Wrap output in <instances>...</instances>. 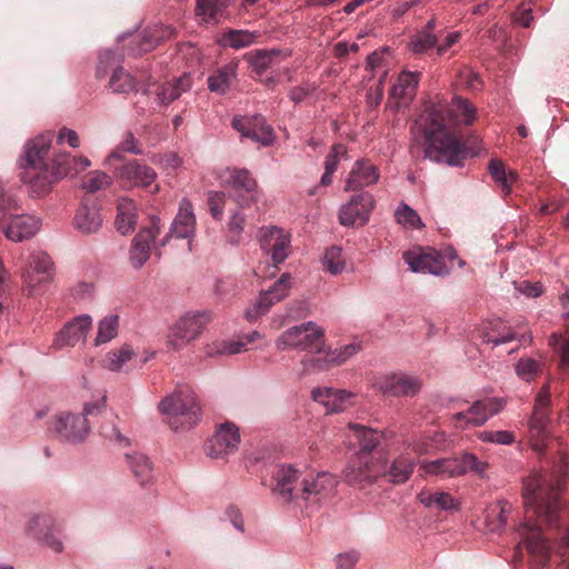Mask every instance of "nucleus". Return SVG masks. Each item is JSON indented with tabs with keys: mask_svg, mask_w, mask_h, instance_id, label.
I'll use <instances>...</instances> for the list:
<instances>
[{
	"mask_svg": "<svg viewBox=\"0 0 569 569\" xmlns=\"http://www.w3.org/2000/svg\"><path fill=\"white\" fill-rule=\"evenodd\" d=\"M403 260L413 272L446 276L449 273L445 258L435 249L417 248L403 253Z\"/></svg>",
	"mask_w": 569,
	"mask_h": 569,
	"instance_id": "16",
	"label": "nucleus"
},
{
	"mask_svg": "<svg viewBox=\"0 0 569 569\" xmlns=\"http://www.w3.org/2000/svg\"><path fill=\"white\" fill-rule=\"evenodd\" d=\"M325 266L332 274H338L345 269V259L340 248L331 247L326 251Z\"/></svg>",
	"mask_w": 569,
	"mask_h": 569,
	"instance_id": "57",
	"label": "nucleus"
},
{
	"mask_svg": "<svg viewBox=\"0 0 569 569\" xmlns=\"http://www.w3.org/2000/svg\"><path fill=\"white\" fill-rule=\"evenodd\" d=\"M137 208L129 198H119L117 201L116 228L121 234L131 232L137 223Z\"/></svg>",
	"mask_w": 569,
	"mask_h": 569,
	"instance_id": "35",
	"label": "nucleus"
},
{
	"mask_svg": "<svg viewBox=\"0 0 569 569\" xmlns=\"http://www.w3.org/2000/svg\"><path fill=\"white\" fill-rule=\"evenodd\" d=\"M550 386L543 385L539 390L531 418L529 420V440L536 451H542L549 438V425L551 415Z\"/></svg>",
	"mask_w": 569,
	"mask_h": 569,
	"instance_id": "8",
	"label": "nucleus"
},
{
	"mask_svg": "<svg viewBox=\"0 0 569 569\" xmlns=\"http://www.w3.org/2000/svg\"><path fill=\"white\" fill-rule=\"evenodd\" d=\"M119 316L108 315L99 321L94 345L107 343L118 335Z\"/></svg>",
	"mask_w": 569,
	"mask_h": 569,
	"instance_id": "46",
	"label": "nucleus"
},
{
	"mask_svg": "<svg viewBox=\"0 0 569 569\" xmlns=\"http://www.w3.org/2000/svg\"><path fill=\"white\" fill-rule=\"evenodd\" d=\"M258 34L247 30H229L224 32L219 42L222 47H229L232 49H242L254 43Z\"/></svg>",
	"mask_w": 569,
	"mask_h": 569,
	"instance_id": "41",
	"label": "nucleus"
},
{
	"mask_svg": "<svg viewBox=\"0 0 569 569\" xmlns=\"http://www.w3.org/2000/svg\"><path fill=\"white\" fill-rule=\"evenodd\" d=\"M290 240L283 229L270 227L261 230L260 246L263 251L271 253L274 267L288 257Z\"/></svg>",
	"mask_w": 569,
	"mask_h": 569,
	"instance_id": "28",
	"label": "nucleus"
},
{
	"mask_svg": "<svg viewBox=\"0 0 569 569\" xmlns=\"http://www.w3.org/2000/svg\"><path fill=\"white\" fill-rule=\"evenodd\" d=\"M232 127L243 137L250 138L264 147L270 146L274 140L273 129L261 114L234 117Z\"/></svg>",
	"mask_w": 569,
	"mask_h": 569,
	"instance_id": "24",
	"label": "nucleus"
},
{
	"mask_svg": "<svg viewBox=\"0 0 569 569\" xmlns=\"http://www.w3.org/2000/svg\"><path fill=\"white\" fill-rule=\"evenodd\" d=\"M288 57V54H283ZM282 58V53L279 50H260L251 54L249 60L253 70L258 74H262L267 69L277 66Z\"/></svg>",
	"mask_w": 569,
	"mask_h": 569,
	"instance_id": "43",
	"label": "nucleus"
},
{
	"mask_svg": "<svg viewBox=\"0 0 569 569\" xmlns=\"http://www.w3.org/2000/svg\"><path fill=\"white\" fill-rule=\"evenodd\" d=\"M244 223L246 218L239 211L234 212L231 216V219L228 223V239L231 243L238 244L240 242L241 232L243 231Z\"/></svg>",
	"mask_w": 569,
	"mask_h": 569,
	"instance_id": "60",
	"label": "nucleus"
},
{
	"mask_svg": "<svg viewBox=\"0 0 569 569\" xmlns=\"http://www.w3.org/2000/svg\"><path fill=\"white\" fill-rule=\"evenodd\" d=\"M114 173L122 187L131 188H147L157 178L156 171L148 164L132 159L114 169Z\"/></svg>",
	"mask_w": 569,
	"mask_h": 569,
	"instance_id": "18",
	"label": "nucleus"
},
{
	"mask_svg": "<svg viewBox=\"0 0 569 569\" xmlns=\"http://www.w3.org/2000/svg\"><path fill=\"white\" fill-rule=\"evenodd\" d=\"M238 63L236 60L230 61L210 74L207 79L209 90L214 93L224 94L237 78Z\"/></svg>",
	"mask_w": 569,
	"mask_h": 569,
	"instance_id": "34",
	"label": "nucleus"
},
{
	"mask_svg": "<svg viewBox=\"0 0 569 569\" xmlns=\"http://www.w3.org/2000/svg\"><path fill=\"white\" fill-rule=\"evenodd\" d=\"M51 142L52 136L47 133L36 137L24 147L22 180L34 197L47 194L58 181L68 176H76L91 164L90 160L82 156L52 152Z\"/></svg>",
	"mask_w": 569,
	"mask_h": 569,
	"instance_id": "3",
	"label": "nucleus"
},
{
	"mask_svg": "<svg viewBox=\"0 0 569 569\" xmlns=\"http://www.w3.org/2000/svg\"><path fill=\"white\" fill-rule=\"evenodd\" d=\"M458 465L463 469V475L468 471L476 473L479 477H485L488 463L478 459V457L470 452H465L458 457Z\"/></svg>",
	"mask_w": 569,
	"mask_h": 569,
	"instance_id": "53",
	"label": "nucleus"
},
{
	"mask_svg": "<svg viewBox=\"0 0 569 569\" xmlns=\"http://www.w3.org/2000/svg\"><path fill=\"white\" fill-rule=\"evenodd\" d=\"M437 34L428 31H419L409 42V47L413 53L421 54L429 49L437 47Z\"/></svg>",
	"mask_w": 569,
	"mask_h": 569,
	"instance_id": "52",
	"label": "nucleus"
},
{
	"mask_svg": "<svg viewBox=\"0 0 569 569\" xmlns=\"http://www.w3.org/2000/svg\"><path fill=\"white\" fill-rule=\"evenodd\" d=\"M160 233V219L151 217L148 226L142 227L133 238L129 259L136 269H140L150 258L151 244Z\"/></svg>",
	"mask_w": 569,
	"mask_h": 569,
	"instance_id": "17",
	"label": "nucleus"
},
{
	"mask_svg": "<svg viewBox=\"0 0 569 569\" xmlns=\"http://www.w3.org/2000/svg\"><path fill=\"white\" fill-rule=\"evenodd\" d=\"M261 338L262 335L259 331H252L251 333L243 336L237 341L222 342L221 348L218 349V351L226 355H237L247 351L249 345L254 343Z\"/></svg>",
	"mask_w": 569,
	"mask_h": 569,
	"instance_id": "50",
	"label": "nucleus"
},
{
	"mask_svg": "<svg viewBox=\"0 0 569 569\" xmlns=\"http://www.w3.org/2000/svg\"><path fill=\"white\" fill-rule=\"evenodd\" d=\"M227 197L224 192L211 191L208 194V207L211 216L216 220H221L223 216V207L226 206Z\"/></svg>",
	"mask_w": 569,
	"mask_h": 569,
	"instance_id": "59",
	"label": "nucleus"
},
{
	"mask_svg": "<svg viewBox=\"0 0 569 569\" xmlns=\"http://www.w3.org/2000/svg\"><path fill=\"white\" fill-rule=\"evenodd\" d=\"M109 87L114 93L127 94L136 89V81L130 73L119 67L112 72Z\"/></svg>",
	"mask_w": 569,
	"mask_h": 569,
	"instance_id": "47",
	"label": "nucleus"
},
{
	"mask_svg": "<svg viewBox=\"0 0 569 569\" xmlns=\"http://www.w3.org/2000/svg\"><path fill=\"white\" fill-rule=\"evenodd\" d=\"M111 177L103 171H91L83 177L81 187L88 192H97L111 184Z\"/></svg>",
	"mask_w": 569,
	"mask_h": 569,
	"instance_id": "51",
	"label": "nucleus"
},
{
	"mask_svg": "<svg viewBox=\"0 0 569 569\" xmlns=\"http://www.w3.org/2000/svg\"><path fill=\"white\" fill-rule=\"evenodd\" d=\"M489 172L493 180L500 186L505 194L511 190L512 182L517 181L518 174L516 171H506L505 163L498 159H492L489 162Z\"/></svg>",
	"mask_w": 569,
	"mask_h": 569,
	"instance_id": "42",
	"label": "nucleus"
},
{
	"mask_svg": "<svg viewBox=\"0 0 569 569\" xmlns=\"http://www.w3.org/2000/svg\"><path fill=\"white\" fill-rule=\"evenodd\" d=\"M376 386L387 397H412L420 390L421 382L409 375L392 373L381 378Z\"/></svg>",
	"mask_w": 569,
	"mask_h": 569,
	"instance_id": "26",
	"label": "nucleus"
},
{
	"mask_svg": "<svg viewBox=\"0 0 569 569\" xmlns=\"http://www.w3.org/2000/svg\"><path fill=\"white\" fill-rule=\"evenodd\" d=\"M312 398L323 405L328 413H333L346 410L351 405L352 395L345 390L318 388L312 390Z\"/></svg>",
	"mask_w": 569,
	"mask_h": 569,
	"instance_id": "32",
	"label": "nucleus"
},
{
	"mask_svg": "<svg viewBox=\"0 0 569 569\" xmlns=\"http://www.w3.org/2000/svg\"><path fill=\"white\" fill-rule=\"evenodd\" d=\"M106 397L96 402L84 405L81 415L60 412L56 416L52 428L64 440L70 442L82 441L89 433L88 416H97L104 407Z\"/></svg>",
	"mask_w": 569,
	"mask_h": 569,
	"instance_id": "6",
	"label": "nucleus"
},
{
	"mask_svg": "<svg viewBox=\"0 0 569 569\" xmlns=\"http://www.w3.org/2000/svg\"><path fill=\"white\" fill-rule=\"evenodd\" d=\"M54 267L49 254L34 252L29 258V263L22 273L23 283L32 295L36 289L53 279Z\"/></svg>",
	"mask_w": 569,
	"mask_h": 569,
	"instance_id": "20",
	"label": "nucleus"
},
{
	"mask_svg": "<svg viewBox=\"0 0 569 569\" xmlns=\"http://www.w3.org/2000/svg\"><path fill=\"white\" fill-rule=\"evenodd\" d=\"M126 457L140 485L144 486L149 483L153 478L152 463L149 458L142 453L126 455Z\"/></svg>",
	"mask_w": 569,
	"mask_h": 569,
	"instance_id": "40",
	"label": "nucleus"
},
{
	"mask_svg": "<svg viewBox=\"0 0 569 569\" xmlns=\"http://www.w3.org/2000/svg\"><path fill=\"white\" fill-rule=\"evenodd\" d=\"M196 224V216L191 202L187 199H182L179 203V210L172 221L170 231L161 242V246H164L170 237L188 239V243L190 244V240L194 236Z\"/></svg>",
	"mask_w": 569,
	"mask_h": 569,
	"instance_id": "27",
	"label": "nucleus"
},
{
	"mask_svg": "<svg viewBox=\"0 0 569 569\" xmlns=\"http://www.w3.org/2000/svg\"><path fill=\"white\" fill-rule=\"evenodd\" d=\"M240 435L234 425L226 422L207 441L206 452L211 458H223L233 453L239 446Z\"/></svg>",
	"mask_w": 569,
	"mask_h": 569,
	"instance_id": "23",
	"label": "nucleus"
},
{
	"mask_svg": "<svg viewBox=\"0 0 569 569\" xmlns=\"http://www.w3.org/2000/svg\"><path fill=\"white\" fill-rule=\"evenodd\" d=\"M540 370L541 365L531 358H521L516 366L517 375L526 381L532 380Z\"/></svg>",
	"mask_w": 569,
	"mask_h": 569,
	"instance_id": "55",
	"label": "nucleus"
},
{
	"mask_svg": "<svg viewBox=\"0 0 569 569\" xmlns=\"http://www.w3.org/2000/svg\"><path fill=\"white\" fill-rule=\"evenodd\" d=\"M325 330L316 322L308 321L284 330L276 339L274 345L280 351L293 349L321 356L325 351Z\"/></svg>",
	"mask_w": 569,
	"mask_h": 569,
	"instance_id": "5",
	"label": "nucleus"
},
{
	"mask_svg": "<svg viewBox=\"0 0 569 569\" xmlns=\"http://www.w3.org/2000/svg\"><path fill=\"white\" fill-rule=\"evenodd\" d=\"M420 468L428 475H435L442 479L463 475V469L458 465V457L442 458L433 461H425Z\"/></svg>",
	"mask_w": 569,
	"mask_h": 569,
	"instance_id": "36",
	"label": "nucleus"
},
{
	"mask_svg": "<svg viewBox=\"0 0 569 569\" xmlns=\"http://www.w3.org/2000/svg\"><path fill=\"white\" fill-rule=\"evenodd\" d=\"M122 151L134 154H140L142 152L137 146V140L133 133L130 131L123 134L122 141L119 143L118 148L110 153L108 161L113 159H121Z\"/></svg>",
	"mask_w": 569,
	"mask_h": 569,
	"instance_id": "58",
	"label": "nucleus"
},
{
	"mask_svg": "<svg viewBox=\"0 0 569 569\" xmlns=\"http://www.w3.org/2000/svg\"><path fill=\"white\" fill-rule=\"evenodd\" d=\"M506 401L502 398H485L475 401L466 411L452 416L457 428L479 427L485 425L491 417L505 408Z\"/></svg>",
	"mask_w": 569,
	"mask_h": 569,
	"instance_id": "11",
	"label": "nucleus"
},
{
	"mask_svg": "<svg viewBox=\"0 0 569 569\" xmlns=\"http://www.w3.org/2000/svg\"><path fill=\"white\" fill-rule=\"evenodd\" d=\"M103 219L97 206L81 204L73 219L74 228L83 234L97 232L102 226Z\"/></svg>",
	"mask_w": 569,
	"mask_h": 569,
	"instance_id": "33",
	"label": "nucleus"
},
{
	"mask_svg": "<svg viewBox=\"0 0 569 569\" xmlns=\"http://www.w3.org/2000/svg\"><path fill=\"white\" fill-rule=\"evenodd\" d=\"M176 33L172 26H149L131 39L129 50L133 56L150 52L161 42L173 38Z\"/></svg>",
	"mask_w": 569,
	"mask_h": 569,
	"instance_id": "22",
	"label": "nucleus"
},
{
	"mask_svg": "<svg viewBox=\"0 0 569 569\" xmlns=\"http://www.w3.org/2000/svg\"><path fill=\"white\" fill-rule=\"evenodd\" d=\"M224 8L226 0H197L196 13L206 23H218Z\"/></svg>",
	"mask_w": 569,
	"mask_h": 569,
	"instance_id": "39",
	"label": "nucleus"
},
{
	"mask_svg": "<svg viewBox=\"0 0 569 569\" xmlns=\"http://www.w3.org/2000/svg\"><path fill=\"white\" fill-rule=\"evenodd\" d=\"M40 227L41 221L37 217L13 211L2 227L1 232L8 240L22 242L32 238L40 230Z\"/></svg>",
	"mask_w": 569,
	"mask_h": 569,
	"instance_id": "25",
	"label": "nucleus"
},
{
	"mask_svg": "<svg viewBox=\"0 0 569 569\" xmlns=\"http://www.w3.org/2000/svg\"><path fill=\"white\" fill-rule=\"evenodd\" d=\"M346 154H347V148L343 144H341V143L333 144L330 153L326 158L325 170L335 172L337 170L340 158Z\"/></svg>",
	"mask_w": 569,
	"mask_h": 569,
	"instance_id": "61",
	"label": "nucleus"
},
{
	"mask_svg": "<svg viewBox=\"0 0 569 569\" xmlns=\"http://www.w3.org/2000/svg\"><path fill=\"white\" fill-rule=\"evenodd\" d=\"M525 339H526L525 333L518 335V333H516L511 329H508L506 332L499 333L497 336L490 335V333H487V336H486V341L488 343H492L493 346H498V345H501V343H507V342H510L512 340H520L521 341V340H525Z\"/></svg>",
	"mask_w": 569,
	"mask_h": 569,
	"instance_id": "62",
	"label": "nucleus"
},
{
	"mask_svg": "<svg viewBox=\"0 0 569 569\" xmlns=\"http://www.w3.org/2000/svg\"><path fill=\"white\" fill-rule=\"evenodd\" d=\"M476 114V107L461 97H455L450 107L438 104L429 108L423 119L426 157L452 167L461 166L467 158V149L458 124H472Z\"/></svg>",
	"mask_w": 569,
	"mask_h": 569,
	"instance_id": "2",
	"label": "nucleus"
},
{
	"mask_svg": "<svg viewBox=\"0 0 569 569\" xmlns=\"http://www.w3.org/2000/svg\"><path fill=\"white\" fill-rule=\"evenodd\" d=\"M191 87L190 77L184 73L179 77L174 82H167L159 88L157 96L161 103H170L178 99L182 92L187 91Z\"/></svg>",
	"mask_w": 569,
	"mask_h": 569,
	"instance_id": "38",
	"label": "nucleus"
},
{
	"mask_svg": "<svg viewBox=\"0 0 569 569\" xmlns=\"http://www.w3.org/2000/svg\"><path fill=\"white\" fill-rule=\"evenodd\" d=\"M290 288L291 277L289 273H283L271 288L260 292L257 301L246 310V319L253 322L268 313L276 302L283 300L289 295Z\"/></svg>",
	"mask_w": 569,
	"mask_h": 569,
	"instance_id": "13",
	"label": "nucleus"
},
{
	"mask_svg": "<svg viewBox=\"0 0 569 569\" xmlns=\"http://www.w3.org/2000/svg\"><path fill=\"white\" fill-rule=\"evenodd\" d=\"M58 143H68L71 148H78L80 140L78 133L69 128H61L57 138Z\"/></svg>",
	"mask_w": 569,
	"mask_h": 569,
	"instance_id": "63",
	"label": "nucleus"
},
{
	"mask_svg": "<svg viewBox=\"0 0 569 569\" xmlns=\"http://www.w3.org/2000/svg\"><path fill=\"white\" fill-rule=\"evenodd\" d=\"M419 501L428 507L439 510H451L456 508L452 496L448 492H431L423 490L418 495Z\"/></svg>",
	"mask_w": 569,
	"mask_h": 569,
	"instance_id": "44",
	"label": "nucleus"
},
{
	"mask_svg": "<svg viewBox=\"0 0 569 569\" xmlns=\"http://www.w3.org/2000/svg\"><path fill=\"white\" fill-rule=\"evenodd\" d=\"M396 219L399 223L409 228H420L422 226L418 213L407 204H401L396 210Z\"/></svg>",
	"mask_w": 569,
	"mask_h": 569,
	"instance_id": "56",
	"label": "nucleus"
},
{
	"mask_svg": "<svg viewBox=\"0 0 569 569\" xmlns=\"http://www.w3.org/2000/svg\"><path fill=\"white\" fill-rule=\"evenodd\" d=\"M160 412L174 431L189 430L200 419V407L193 389L188 385L177 389L159 402Z\"/></svg>",
	"mask_w": 569,
	"mask_h": 569,
	"instance_id": "4",
	"label": "nucleus"
},
{
	"mask_svg": "<svg viewBox=\"0 0 569 569\" xmlns=\"http://www.w3.org/2000/svg\"><path fill=\"white\" fill-rule=\"evenodd\" d=\"M559 553L562 562L566 563V569H569V529H566L560 537Z\"/></svg>",
	"mask_w": 569,
	"mask_h": 569,
	"instance_id": "64",
	"label": "nucleus"
},
{
	"mask_svg": "<svg viewBox=\"0 0 569 569\" xmlns=\"http://www.w3.org/2000/svg\"><path fill=\"white\" fill-rule=\"evenodd\" d=\"M231 188L233 201L240 207H249L258 199V184L247 169L228 168L221 177Z\"/></svg>",
	"mask_w": 569,
	"mask_h": 569,
	"instance_id": "12",
	"label": "nucleus"
},
{
	"mask_svg": "<svg viewBox=\"0 0 569 569\" xmlns=\"http://www.w3.org/2000/svg\"><path fill=\"white\" fill-rule=\"evenodd\" d=\"M386 473V463L373 455L359 453L345 470L346 481L359 489L367 490Z\"/></svg>",
	"mask_w": 569,
	"mask_h": 569,
	"instance_id": "7",
	"label": "nucleus"
},
{
	"mask_svg": "<svg viewBox=\"0 0 569 569\" xmlns=\"http://www.w3.org/2000/svg\"><path fill=\"white\" fill-rule=\"evenodd\" d=\"M478 438L483 442L497 445H512L516 441L515 433L508 430L480 431Z\"/></svg>",
	"mask_w": 569,
	"mask_h": 569,
	"instance_id": "54",
	"label": "nucleus"
},
{
	"mask_svg": "<svg viewBox=\"0 0 569 569\" xmlns=\"http://www.w3.org/2000/svg\"><path fill=\"white\" fill-rule=\"evenodd\" d=\"M375 207V199L369 192H360L340 208L339 221L342 226H363L368 222Z\"/></svg>",
	"mask_w": 569,
	"mask_h": 569,
	"instance_id": "21",
	"label": "nucleus"
},
{
	"mask_svg": "<svg viewBox=\"0 0 569 569\" xmlns=\"http://www.w3.org/2000/svg\"><path fill=\"white\" fill-rule=\"evenodd\" d=\"M133 356L132 348L124 345L119 350L108 352L102 359V366L110 371H121Z\"/></svg>",
	"mask_w": 569,
	"mask_h": 569,
	"instance_id": "45",
	"label": "nucleus"
},
{
	"mask_svg": "<svg viewBox=\"0 0 569 569\" xmlns=\"http://www.w3.org/2000/svg\"><path fill=\"white\" fill-rule=\"evenodd\" d=\"M356 431L360 453L371 455V451L380 443L381 435L372 429L360 426H351Z\"/></svg>",
	"mask_w": 569,
	"mask_h": 569,
	"instance_id": "48",
	"label": "nucleus"
},
{
	"mask_svg": "<svg viewBox=\"0 0 569 569\" xmlns=\"http://www.w3.org/2000/svg\"><path fill=\"white\" fill-rule=\"evenodd\" d=\"M92 326L90 316L83 315L68 322L56 336L53 347L61 349L66 346H76L83 341Z\"/></svg>",
	"mask_w": 569,
	"mask_h": 569,
	"instance_id": "29",
	"label": "nucleus"
},
{
	"mask_svg": "<svg viewBox=\"0 0 569 569\" xmlns=\"http://www.w3.org/2000/svg\"><path fill=\"white\" fill-rule=\"evenodd\" d=\"M378 168L369 160L355 162L346 181V191H357L363 187L371 186L379 180Z\"/></svg>",
	"mask_w": 569,
	"mask_h": 569,
	"instance_id": "30",
	"label": "nucleus"
},
{
	"mask_svg": "<svg viewBox=\"0 0 569 569\" xmlns=\"http://www.w3.org/2000/svg\"><path fill=\"white\" fill-rule=\"evenodd\" d=\"M561 478L552 479L538 473L529 476L522 488L526 521L518 528L523 545L537 566H546L550 559L549 537L542 527L558 530L560 512Z\"/></svg>",
	"mask_w": 569,
	"mask_h": 569,
	"instance_id": "1",
	"label": "nucleus"
},
{
	"mask_svg": "<svg viewBox=\"0 0 569 569\" xmlns=\"http://www.w3.org/2000/svg\"><path fill=\"white\" fill-rule=\"evenodd\" d=\"M338 483L329 472H309L303 475L300 490V501L318 503L329 498Z\"/></svg>",
	"mask_w": 569,
	"mask_h": 569,
	"instance_id": "15",
	"label": "nucleus"
},
{
	"mask_svg": "<svg viewBox=\"0 0 569 569\" xmlns=\"http://www.w3.org/2000/svg\"><path fill=\"white\" fill-rule=\"evenodd\" d=\"M416 461L408 455H401L396 458L391 466L387 469L382 478H386L389 482L395 485L406 482L411 473L413 472Z\"/></svg>",
	"mask_w": 569,
	"mask_h": 569,
	"instance_id": "37",
	"label": "nucleus"
},
{
	"mask_svg": "<svg viewBox=\"0 0 569 569\" xmlns=\"http://www.w3.org/2000/svg\"><path fill=\"white\" fill-rule=\"evenodd\" d=\"M420 73L402 71L391 87L390 98L398 106H408L417 94Z\"/></svg>",
	"mask_w": 569,
	"mask_h": 569,
	"instance_id": "31",
	"label": "nucleus"
},
{
	"mask_svg": "<svg viewBox=\"0 0 569 569\" xmlns=\"http://www.w3.org/2000/svg\"><path fill=\"white\" fill-rule=\"evenodd\" d=\"M511 506L508 501L501 500L495 505L488 516L487 521L490 527V530L497 531L505 527L507 523L508 515L510 513Z\"/></svg>",
	"mask_w": 569,
	"mask_h": 569,
	"instance_id": "49",
	"label": "nucleus"
},
{
	"mask_svg": "<svg viewBox=\"0 0 569 569\" xmlns=\"http://www.w3.org/2000/svg\"><path fill=\"white\" fill-rule=\"evenodd\" d=\"M26 532L29 537L36 539L54 552H61L63 550V543L56 536V520L50 515L40 513L32 516L26 525Z\"/></svg>",
	"mask_w": 569,
	"mask_h": 569,
	"instance_id": "19",
	"label": "nucleus"
},
{
	"mask_svg": "<svg viewBox=\"0 0 569 569\" xmlns=\"http://www.w3.org/2000/svg\"><path fill=\"white\" fill-rule=\"evenodd\" d=\"M211 319V313L207 311L187 313L181 317L170 330L167 342L168 348L173 351H179L189 342L197 339Z\"/></svg>",
	"mask_w": 569,
	"mask_h": 569,
	"instance_id": "9",
	"label": "nucleus"
},
{
	"mask_svg": "<svg viewBox=\"0 0 569 569\" xmlns=\"http://www.w3.org/2000/svg\"><path fill=\"white\" fill-rule=\"evenodd\" d=\"M303 475L291 465H279L272 470L270 488L283 502H299Z\"/></svg>",
	"mask_w": 569,
	"mask_h": 569,
	"instance_id": "10",
	"label": "nucleus"
},
{
	"mask_svg": "<svg viewBox=\"0 0 569 569\" xmlns=\"http://www.w3.org/2000/svg\"><path fill=\"white\" fill-rule=\"evenodd\" d=\"M359 351V345L349 343L341 348L327 349L321 356H307L301 360L303 373L327 371L345 363Z\"/></svg>",
	"mask_w": 569,
	"mask_h": 569,
	"instance_id": "14",
	"label": "nucleus"
}]
</instances>
